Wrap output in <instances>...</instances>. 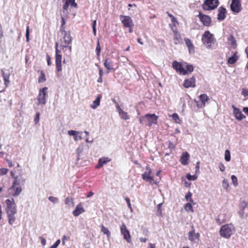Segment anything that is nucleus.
I'll return each instance as SVG.
<instances>
[{
	"label": "nucleus",
	"instance_id": "f257e3e1",
	"mask_svg": "<svg viewBox=\"0 0 248 248\" xmlns=\"http://www.w3.org/2000/svg\"><path fill=\"white\" fill-rule=\"evenodd\" d=\"M62 37L60 39V47L65 53L68 50V54H65L68 57H70L72 52L71 43L72 38L70 35V31H60Z\"/></svg>",
	"mask_w": 248,
	"mask_h": 248
},
{
	"label": "nucleus",
	"instance_id": "f03ea898",
	"mask_svg": "<svg viewBox=\"0 0 248 248\" xmlns=\"http://www.w3.org/2000/svg\"><path fill=\"white\" fill-rule=\"evenodd\" d=\"M172 67L177 73L183 75L190 74L194 70L192 64H188L186 62H178L176 61L173 62Z\"/></svg>",
	"mask_w": 248,
	"mask_h": 248
},
{
	"label": "nucleus",
	"instance_id": "7ed1b4c3",
	"mask_svg": "<svg viewBox=\"0 0 248 248\" xmlns=\"http://www.w3.org/2000/svg\"><path fill=\"white\" fill-rule=\"evenodd\" d=\"M5 203L6 204L5 210L7 214L8 223L12 225L16 220V215L17 213L16 204L13 199H7Z\"/></svg>",
	"mask_w": 248,
	"mask_h": 248
},
{
	"label": "nucleus",
	"instance_id": "20e7f679",
	"mask_svg": "<svg viewBox=\"0 0 248 248\" xmlns=\"http://www.w3.org/2000/svg\"><path fill=\"white\" fill-rule=\"evenodd\" d=\"M158 116L155 113H147L144 116L139 118L140 123L141 124H145L151 126L153 124H156L157 123Z\"/></svg>",
	"mask_w": 248,
	"mask_h": 248
},
{
	"label": "nucleus",
	"instance_id": "39448f33",
	"mask_svg": "<svg viewBox=\"0 0 248 248\" xmlns=\"http://www.w3.org/2000/svg\"><path fill=\"white\" fill-rule=\"evenodd\" d=\"M25 182L24 180H15L12 186L9 188V193L12 196H16L18 195L22 191L21 184Z\"/></svg>",
	"mask_w": 248,
	"mask_h": 248
},
{
	"label": "nucleus",
	"instance_id": "423d86ee",
	"mask_svg": "<svg viewBox=\"0 0 248 248\" xmlns=\"http://www.w3.org/2000/svg\"><path fill=\"white\" fill-rule=\"evenodd\" d=\"M234 231L235 229L232 223L227 224L221 227L219 233L221 236L226 238H229Z\"/></svg>",
	"mask_w": 248,
	"mask_h": 248
},
{
	"label": "nucleus",
	"instance_id": "0eeeda50",
	"mask_svg": "<svg viewBox=\"0 0 248 248\" xmlns=\"http://www.w3.org/2000/svg\"><path fill=\"white\" fill-rule=\"evenodd\" d=\"M55 48L56 69L57 72H60L62 71V55L61 50L58 49V42L55 43Z\"/></svg>",
	"mask_w": 248,
	"mask_h": 248
},
{
	"label": "nucleus",
	"instance_id": "6e6552de",
	"mask_svg": "<svg viewBox=\"0 0 248 248\" xmlns=\"http://www.w3.org/2000/svg\"><path fill=\"white\" fill-rule=\"evenodd\" d=\"M202 41L204 45H207L208 47H210L212 44L214 43L215 39L212 33L209 31H206L202 36Z\"/></svg>",
	"mask_w": 248,
	"mask_h": 248
},
{
	"label": "nucleus",
	"instance_id": "1a4fd4ad",
	"mask_svg": "<svg viewBox=\"0 0 248 248\" xmlns=\"http://www.w3.org/2000/svg\"><path fill=\"white\" fill-rule=\"evenodd\" d=\"M219 4L218 0H205L202 5L204 10H212L216 8Z\"/></svg>",
	"mask_w": 248,
	"mask_h": 248
},
{
	"label": "nucleus",
	"instance_id": "9d476101",
	"mask_svg": "<svg viewBox=\"0 0 248 248\" xmlns=\"http://www.w3.org/2000/svg\"><path fill=\"white\" fill-rule=\"evenodd\" d=\"M47 90L48 88L46 87L40 89L37 98L38 100V105H44L46 103V98L47 97Z\"/></svg>",
	"mask_w": 248,
	"mask_h": 248
},
{
	"label": "nucleus",
	"instance_id": "9b49d317",
	"mask_svg": "<svg viewBox=\"0 0 248 248\" xmlns=\"http://www.w3.org/2000/svg\"><path fill=\"white\" fill-rule=\"evenodd\" d=\"M231 11L233 13H238L242 10L240 0H232L230 5Z\"/></svg>",
	"mask_w": 248,
	"mask_h": 248
},
{
	"label": "nucleus",
	"instance_id": "f8f14e48",
	"mask_svg": "<svg viewBox=\"0 0 248 248\" xmlns=\"http://www.w3.org/2000/svg\"><path fill=\"white\" fill-rule=\"evenodd\" d=\"M199 18L200 21L202 24L206 27H209L211 24V19L209 16L204 15L201 12H199V14L198 16Z\"/></svg>",
	"mask_w": 248,
	"mask_h": 248
},
{
	"label": "nucleus",
	"instance_id": "ddd939ff",
	"mask_svg": "<svg viewBox=\"0 0 248 248\" xmlns=\"http://www.w3.org/2000/svg\"><path fill=\"white\" fill-rule=\"evenodd\" d=\"M121 232L124 236V238L126 240L128 243L131 241V236L130 234L129 231L127 229L126 225L122 223L120 227Z\"/></svg>",
	"mask_w": 248,
	"mask_h": 248
},
{
	"label": "nucleus",
	"instance_id": "4468645a",
	"mask_svg": "<svg viewBox=\"0 0 248 248\" xmlns=\"http://www.w3.org/2000/svg\"><path fill=\"white\" fill-rule=\"evenodd\" d=\"M146 171L142 174V178L146 182L152 183L154 181V177L151 175L152 170L148 166L146 167Z\"/></svg>",
	"mask_w": 248,
	"mask_h": 248
},
{
	"label": "nucleus",
	"instance_id": "2eb2a0df",
	"mask_svg": "<svg viewBox=\"0 0 248 248\" xmlns=\"http://www.w3.org/2000/svg\"><path fill=\"white\" fill-rule=\"evenodd\" d=\"M185 88H194L196 86V79L194 77L186 78L183 84Z\"/></svg>",
	"mask_w": 248,
	"mask_h": 248
},
{
	"label": "nucleus",
	"instance_id": "dca6fc26",
	"mask_svg": "<svg viewBox=\"0 0 248 248\" xmlns=\"http://www.w3.org/2000/svg\"><path fill=\"white\" fill-rule=\"evenodd\" d=\"M173 35V42L175 45L181 44L183 43V39L180 33L177 30H172Z\"/></svg>",
	"mask_w": 248,
	"mask_h": 248
},
{
	"label": "nucleus",
	"instance_id": "f3484780",
	"mask_svg": "<svg viewBox=\"0 0 248 248\" xmlns=\"http://www.w3.org/2000/svg\"><path fill=\"white\" fill-rule=\"evenodd\" d=\"M121 21L125 28L133 26V21L129 16H121Z\"/></svg>",
	"mask_w": 248,
	"mask_h": 248
},
{
	"label": "nucleus",
	"instance_id": "a211bd4d",
	"mask_svg": "<svg viewBox=\"0 0 248 248\" xmlns=\"http://www.w3.org/2000/svg\"><path fill=\"white\" fill-rule=\"evenodd\" d=\"M104 65L109 72L111 70H114L113 62L111 59L107 58L104 61Z\"/></svg>",
	"mask_w": 248,
	"mask_h": 248
},
{
	"label": "nucleus",
	"instance_id": "6ab92c4d",
	"mask_svg": "<svg viewBox=\"0 0 248 248\" xmlns=\"http://www.w3.org/2000/svg\"><path fill=\"white\" fill-rule=\"evenodd\" d=\"M233 108V114L236 119L239 121L242 120L246 118V116L244 115L241 111L238 108L232 106Z\"/></svg>",
	"mask_w": 248,
	"mask_h": 248
},
{
	"label": "nucleus",
	"instance_id": "aec40b11",
	"mask_svg": "<svg viewBox=\"0 0 248 248\" xmlns=\"http://www.w3.org/2000/svg\"><path fill=\"white\" fill-rule=\"evenodd\" d=\"M199 97L201 101V103L199 104L198 102H196L197 106L198 108L204 107L205 105L206 102L209 100V98L207 94L205 93L201 94Z\"/></svg>",
	"mask_w": 248,
	"mask_h": 248
},
{
	"label": "nucleus",
	"instance_id": "412c9836",
	"mask_svg": "<svg viewBox=\"0 0 248 248\" xmlns=\"http://www.w3.org/2000/svg\"><path fill=\"white\" fill-rule=\"evenodd\" d=\"M226 10L222 6L218 9L217 19L219 21L223 20L226 17Z\"/></svg>",
	"mask_w": 248,
	"mask_h": 248
},
{
	"label": "nucleus",
	"instance_id": "4be33fe9",
	"mask_svg": "<svg viewBox=\"0 0 248 248\" xmlns=\"http://www.w3.org/2000/svg\"><path fill=\"white\" fill-rule=\"evenodd\" d=\"M185 44L187 47L188 52L189 53H193L195 52V46L193 44L191 40L187 38L184 39Z\"/></svg>",
	"mask_w": 248,
	"mask_h": 248
},
{
	"label": "nucleus",
	"instance_id": "5701e85b",
	"mask_svg": "<svg viewBox=\"0 0 248 248\" xmlns=\"http://www.w3.org/2000/svg\"><path fill=\"white\" fill-rule=\"evenodd\" d=\"M117 110L122 119L124 120H127L129 119V116L127 113L123 111V109H121L118 103H117Z\"/></svg>",
	"mask_w": 248,
	"mask_h": 248
},
{
	"label": "nucleus",
	"instance_id": "b1692460",
	"mask_svg": "<svg viewBox=\"0 0 248 248\" xmlns=\"http://www.w3.org/2000/svg\"><path fill=\"white\" fill-rule=\"evenodd\" d=\"M110 159L108 157H103L100 158L98 160V163L95 167L96 169H99L102 167L105 164L109 162Z\"/></svg>",
	"mask_w": 248,
	"mask_h": 248
},
{
	"label": "nucleus",
	"instance_id": "393cba45",
	"mask_svg": "<svg viewBox=\"0 0 248 248\" xmlns=\"http://www.w3.org/2000/svg\"><path fill=\"white\" fill-rule=\"evenodd\" d=\"M81 203H79L76 207L75 210L73 212V214L75 217H78L81 213L84 212Z\"/></svg>",
	"mask_w": 248,
	"mask_h": 248
},
{
	"label": "nucleus",
	"instance_id": "a878e982",
	"mask_svg": "<svg viewBox=\"0 0 248 248\" xmlns=\"http://www.w3.org/2000/svg\"><path fill=\"white\" fill-rule=\"evenodd\" d=\"M188 234V239L192 242L195 241L196 240H199L200 239V234L199 233H195L194 230L190 231Z\"/></svg>",
	"mask_w": 248,
	"mask_h": 248
},
{
	"label": "nucleus",
	"instance_id": "bb28decb",
	"mask_svg": "<svg viewBox=\"0 0 248 248\" xmlns=\"http://www.w3.org/2000/svg\"><path fill=\"white\" fill-rule=\"evenodd\" d=\"M189 155L187 152H185L183 154L180 158V162L182 164L186 165L188 164V160H189Z\"/></svg>",
	"mask_w": 248,
	"mask_h": 248
},
{
	"label": "nucleus",
	"instance_id": "cd10ccee",
	"mask_svg": "<svg viewBox=\"0 0 248 248\" xmlns=\"http://www.w3.org/2000/svg\"><path fill=\"white\" fill-rule=\"evenodd\" d=\"M101 98L102 95L101 94L98 95L96 99L93 102V104L91 105V107L93 109H95L96 108H97L100 105V102Z\"/></svg>",
	"mask_w": 248,
	"mask_h": 248
},
{
	"label": "nucleus",
	"instance_id": "c85d7f7f",
	"mask_svg": "<svg viewBox=\"0 0 248 248\" xmlns=\"http://www.w3.org/2000/svg\"><path fill=\"white\" fill-rule=\"evenodd\" d=\"M238 57L237 55V53L235 52L233 55L228 60V63L229 64H233L236 62L238 60Z\"/></svg>",
	"mask_w": 248,
	"mask_h": 248
},
{
	"label": "nucleus",
	"instance_id": "c756f323",
	"mask_svg": "<svg viewBox=\"0 0 248 248\" xmlns=\"http://www.w3.org/2000/svg\"><path fill=\"white\" fill-rule=\"evenodd\" d=\"M172 25H170V28L171 30H177V25H178V22L176 18L174 17L171 19Z\"/></svg>",
	"mask_w": 248,
	"mask_h": 248
},
{
	"label": "nucleus",
	"instance_id": "7c9ffc66",
	"mask_svg": "<svg viewBox=\"0 0 248 248\" xmlns=\"http://www.w3.org/2000/svg\"><path fill=\"white\" fill-rule=\"evenodd\" d=\"M101 232L104 234H106L108 237H110V232L109 231L108 229L105 227L104 225H101Z\"/></svg>",
	"mask_w": 248,
	"mask_h": 248
},
{
	"label": "nucleus",
	"instance_id": "2f4dec72",
	"mask_svg": "<svg viewBox=\"0 0 248 248\" xmlns=\"http://www.w3.org/2000/svg\"><path fill=\"white\" fill-rule=\"evenodd\" d=\"M46 80V76L44 72L43 71H40V75L38 78V82L42 83L44 82Z\"/></svg>",
	"mask_w": 248,
	"mask_h": 248
},
{
	"label": "nucleus",
	"instance_id": "473e14b6",
	"mask_svg": "<svg viewBox=\"0 0 248 248\" xmlns=\"http://www.w3.org/2000/svg\"><path fill=\"white\" fill-rule=\"evenodd\" d=\"M185 210L187 212H193V209L192 205V203H187L184 206Z\"/></svg>",
	"mask_w": 248,
	"mask_h": 248
},
{
	"label": "nucleus",
	"instance_id": "72a5a7b5",
	"mask_svg": "<svg viewBox=\"0 0 248 248\" xmlns=\"http://www.w3.org/2000/svg\"><path fill=\"white\" fill-rule=\"evenodd\" d=\"M101 50V46L100 45L99 41V40H98L97 42L96 47L95 49L96 55H97V57L98 58H99L100 56Z\"/></svg>",
	"mask_w": 248,
	"mask_h": 248
},
{
	"label": "nucleus",
	"instance_id": "f704fd0d",
	"mask_svg": "<svg viewBox=\"0 0 248 248\" xmlns=\"http://www.w3.org/2000/svg\"><path fill=\"white\" fill-rule=\"evenodd\" d=\"M172 118L174 122L177 124H180L181 120H180L178 115L177 113H173L172 115Z\"/></svg>",
	"mask_w": 248,
	"mask_h": 248
},
{
	"label": "nucleus",
	"instance_id": "c9c22d12",
	"mask_svg": "<svg viewBox=\"0 0 248 248\" xmlns=\"http://www.w3.org/2000/svg\"><path fill=\"white\" fill-rule=\"evenodd\" d=\"M248 203L247 202H246L245 200H241L240 202L239 208L245 210V208L248 207Z\"/></svg>",
	"mask_w": 248,
	"mask_h": 248
},
{
	"label": "nucleus",
	"instance_id": "e433bc0d",
	"mask_svg": "<svg viewBox=\"0 0 248 248\" xmlns=\"http://www.w3.org/2000/svg\"><path fill=\"white\" fill-rule=\"evenodd\" d=\"M192 193L190 192H188L185 196V199L187 201H189L191 203H194V201L192 199Z\"/></svg>",
	"mask_w": 248,
	"mask_h": 248
},
{
	"label": "nucleus",
	"instance_id": "4c0bfd02",
	"mask_svg": "<svg viewBox=\"0 0 248 248\" xmlns=\"http://www.w3.org/2000/svg\"><path fill=\"white\" fill-rule=\"evenodd\" d=\"M225 159L227 162L230 161L231 160V154L228 150H226L225 152Z\"/></svg>",
	"mask_w": 248,
	"mask_h": 248
},
{
	"label": "nucleus",
	"instance_id": "58836bf2",
	"mask_svg": "<svg viewBox=\"0 0 248 248\" xmlns=\"http://www.w3.org/2000/svg\"><path fill=\"white\" fill-rule=\"evenodd\" d=\"M231 179L233 186L235 187L237 186L238 185L237 177L235 175H232L231 176Z\"/></svg>",
	"mask_w": 248,
	"mask_h": 248
},
{
	"label": "nucleus",
	"instance_id": "ea45409f",
	"mask_svg": "<svg viewBox=\"0 0 248 248\" xmlns=\"http://www.w3.org/2000/svg\"><path fill=\"white\" fill-rule=\"evenodd\" d=\"M228 40L232 46L235 45L236 44L235 39L232 35H230Z\"/></svg>",
	"mask_w": 248,
	"mask_h": 248
},
{
	"label": "nucleus",
	"instance_id": "a19ab883",
	"mask_svg": "<svg viewBox=\"0 0 248 248\" xmlns=\"http://www.w3.org/2000/svg\"><path fill=\"white\" fill-rule=\"evenodd\" d=\"M65 203L66 204L72 206L74 205V202L73 199L71 198L67 197L65 200Z\"/></svg>",
	"mask_w": 248,
	"mask_h": 248
},
{
	"label": "nucleus",
	"instance_id": "79ce46f5",
	"mask_svg": "<svg viewBox=\"0 0 248 248\" xmlns=\"http://www.w3.org/2000/svg\"><path fill=\"white\" fill-rule=\"evenodd\" d=\"M222 186H223V187L224 189H225L226 190L228 189V188L229 187V184L228 180L224 179L223 181V182H222Z\"/></svg>",
	"mask_w": 248,
	"mask_h": 248
},
{
	"label": "nucleus",
	"instance_id": "37998d69",
	"mask_svg": "<svg viewBox=\"0 0 248 248\" xmlns=\"http://www.w3.org/2000/svg\"><path fill=\"white\" fill-rule=\"evenodd\" d=\"M186 177L187 179L190 181H194V180H195L197 178V177L196 176H195V175H191L189 173L186 174Z\"/></svg>",
	"mask_w": 248,
	"mask_h": 248
},
{
	"label": "nucleus",
	"instance_id": "c03bdc74",
	"mask_svg": "<svg viewBox=\"0 0 248 248\" xmlns=\"http://www.w3.org/2000/svg\"><path fill=\"white\" fill-rule=\"evenodd\" d=\"M66 1L69 3L72 7L75 8H77L78 7V4L75 2V0H66Z\"/></svg>",
	"mask_w": 248,
	"mask_h": 248
},
{
	"label": "nucleus",
	"instance_id": "a18cd8bd",
	"mask_svg": "<svg viewBox=\"0 0 248 248\" xmlns=\"http://www.w3.org/2000/svg\"><path fill=\"white\" fill-rule=\"evenodd\" d=\"M65 21L63 17H62V25L60 29V31H65Z\"/></svg>",
	"mask_w": 248,
	"mask_h": 248
},
{
	"label": "nucleus",
	"instance_id": "49530a36",
	"mask_svg": "<svg viewBox=\"0 0 248 248\" xmlns=\"http://www.w3.org/2000/svg\"><path fill=\"white\" fill-rule=\"evenodd\" d=\"M244 210V209L239 208V211L238 213L241 217H247V214L245 213Z\"/></svg>",
	"mask_w": 248,
	"mask_h": 248
},
{
	"label": "nucleus",
	"instance_id": "de8ad7c7",
	"mask_svg": "<svg viewBox=\"0 0 248 248\" xmlns=\"http://www.w3.org/2000/svg\"><path fill=\"white\" fill-rule=\"evenodd\" d=\"M40 114L39 112H37L36 114L35 117L34 118V121L35 124H37L39 123L40 120Z\"/></svg>",
	"mask_w": 248,
	"mask_h": 248
},
{
	"label": "nucleus",
	"instance_id": "09e8293b",
	"mask_svg": "<svg viewBox=\"0 0 248 248\" xmlns=\"http://www.w3.org/2000/svg\"><path fill=\"white\" fill-rule=\"evenodd\" d=\"M125 200L127 203V205H128V208L130 209V211L131 212L133 211V209L132 208V206H131V203H130V199L128 198V197H126L125 198Z\"/></svg>",
	"mask_w": 248,
	"mask_h": 248
},
{
	"label": "nucleus",
	"instance_id": "8fccbe9b",
	"mask_svg": "<svg viewBox=\"0 0 248 248\" xmlns=\"http://www.w3.org/2000/svg\"><path fill=\"white\" fill-rule=\"evenodd\" d=\"M48 199L50 201L53 203H57L58 202V198L55 197L50 196L48 198Z\"/></svg>",
	"mask_w": 248,
	"mask_h": 248
},
{
	"label": "nucleus",
	"instance_id": "3c124183",
	"mask_svg": "<svg viewBox=\"0 0 248 248\" xmlns=\"http://www.w3.org/2000/svg\"><path fill=\"white\" fill-rule=\"evenodd\" d=\"M68 133L70 136H74L75 137L78 135V132L71 130L68 131Z\"/></svg>",
	"mask_w": 248,
	"mask_h": 248
},
{
	"label": "nucleus",
	"instance_id": "603ef678",
	"mask_svg": "<svg viewBox=\"0 0 248 248\" xmlns=\"http://www.w3.org/2000/svg\"><path fill=\"white\" fill-rule=\"evenodd\" d=\"M3 79L4 80V83L6 86H8V85L10 82L9 80V76H7L6 75H5L3 76Z\"/></svg>",
	"mask_w": 248,
	"mask_h": 248
},
{
	"label": "nucleus",
	"instance_id": "864d4df0",
	"mask_svg": "<svg viewBox=\"0 0 248 248\" xmlns=\"http://www.w3.org/2000/svg\"><path fill=\"white\" fill-rule=\"evenodd\" d=\"M242 94L245 97L248 96V89L243 88L242 91Z\"/></svg>",
	"mask_w": 248,
	"mask_h": 248
},
{
	"label": "nucleus",
	"instance_id": "5fc2aeb1",
	"mask_svg": "<svg viewBox=\"0 0 248 248\" xmlns=\"http://www.w3.org/2000/svg\"><path fill=\"white\" fill-rule=\"evenodd\" d=\"M46 60H47V65L48 66H50L52 64L51 57L48 54H46Z\"/></svg>",
	"mask_w": 248,
	"mask_h": 248
},
{
	"label": "nucleus",
	"instance_id": "6e6d98bb",
	"mask_svg": "<svg viewBox=\"0 0 248 248\" xmlns=\"http://www.w3.org/2000/svg\"><path fill=\"white\" fill-rule=\"evenodd\" d=\"M29 34H30V29L29 27L27 26L26 29V37L27 41H29Z\"/></svg>",
	"mask_w": 248,
	"mask_h": 248
},
{
	"label": "nucleus",
	"instance_id": "4d7b16f0",
	"mask_svg": "<svg viewBox=\"0 0 248 248\" xmlns=\"http://www.w3.org/2000/svg\"><path fill=\"white\" fill-rule=\"evenodd\" d=\"M8 171V169L6 168H2L0 170V173L1 175L6 174Z\"/></svg>",
	"mask_w": 248,
	"mask_h": 248
},
{
	"label": "nucleus",
	"instance_id": "13d9d810",
	"mask_svg": "<svg viewBox=\"0 0 248 248\" xmlns=\"http://www.w3.org/2000/svg\"><path fill=\"white\" fill-rule=\"evenodd\" d=\"M61 241L60 239L57 240L54 244H53L51 247V248H56L60 244Z\"/></svg>",
	"mask_w": 248,
	"mask_h": 248
},
{
	"label": "nucleus",
	"instance_id": "bf43d9fd",
	"mask_svg": "<svg viewBox=\"0 0 248 248\" xmlns=\"http://www.w3.org/2000/svg\"><path fill=\"white\" fill-rule=\"evenodd\" d=\"M218 167L221 171H224L225 170V167L224 164L222 163H220L218 165Z\"/></svg>",
	"mask_w": 248,
	"mask_h": 248
},
{
	"label": "nucleus",
	"instance_id": "052dcab7",
	"mask_svg": "<svg viewBox=\"0 0 248 248\" xmlns=\"http://www.w3.org/2000/svg\"><path fill=\"white\" fill-rule=\"evenodd\" d=\"M69 3H68L66 1H65V3L64 4L63 6V9L64 10H67L69 7Z\"/></svg>",
	"mask_w": 248,
	"mask_h": 248
},
{
	"label": "nucleus",
	"instance_id": "680f3d73",
	"mask_svg": "<svg viewBox=\"0 0 248 248\" xmlns=\"http://www.w3.org/2000/svg\"><path fill=\"white\" fill-rule=\"evenodd\" d=\"M40 239L41 240V244L44 246L46 245V240L45 239V238H44V237H43L42 236H40Z\"/></svg>",
	"mask_w": 248,
	"mask_h": 248
},
{
	"label": "nucleus",
	"instance_id": "e2e57ef3",
	"mask_svg": "<svg viewBox=\"0 0 248 248\" xmlns=\"http://www.w3.org/2000/svg\"><path fill=\"white\" fill-rule=\"evenodd\" d=\"M10 175L11 176L14 178L15 180H18V176L16 175H15V172L13 171H11L10 172Z\"/></svg>",
	"mask_w": 248,
	"mask_h": 248
},
{
	"label": "nucleus",
	"instance_id": "0e129e2a",
	"mask_svg": "<svg viewBox=\"0 0 248 248\" xmlns=\"http://www.w3.org/2000/svg\"><path fill=\"white\" fill-rule=\"evenodd\" d=\"M174 147H175V146H174V144L172 142L169 141L168 147L170 149H173L174 148Z\"/></svg>",
	"mask_w": 248,
	"mask_h": 248
},
{
	"label": "nucleus",
	"instance_id": "69168bd1",
	"mask_svg": "<svg viewBox=\"0 0 248 248\" xmlns=\"http://www.w3.org/2000/svg\"><path fill=\"white\" fill-rule=\"evenodd\" d=\"M74 140L75 141L78 140H81L82 137L81 136H78V135L74 137Z\"/></svg>",
	"mask_w": 248,
	"mask_h": 248
},
{
	"label": "nucleus",
	"instance_id": "338daca9",
	"mask_svg": "<svg viewBox=\"0 0 248 248\" xmlns=\"http://www.w3.org/2000/svg\"><path fill=\"white\" fill-rule=\"evenodd\" d=\"M3 37V31L1 26L0 25V39H1Z\"/></svg>",
	"mask_w": 248,
	"mask_h": 248
},
{
	"label": "nucleus",
	"instance_id": "774afa93",
	"mask_svg": "<svg viewBox=\"0 0 248 248\" xmlns=\"http://www.w3.org/2000/svg\"><path fill=\"white\" fill-rule=\"evenodd\" d=\"M243 111L248 115V108L247 107H244L243 108Z\"/></svg>",
	"mask_w": 248,
	"mask_h": 248
}]
</instances>
